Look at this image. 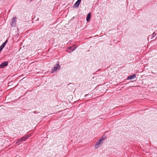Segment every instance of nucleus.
I'll return each instance as SVG.
<instances>
[{
    "label": "nucleus",
    "instance_id": "12",
    "mask_svg": "<svg viewBox=\"0 0 157 157\" xmlns=\"http://www.w3.org/2000/svg\"><path fill=\"white\" fill-rule=\"evenodd\" d=\"M21 141V140H18L16 142V144H17L18 143H20Z\"/></svg>",
    "mask_w": 157,
    "mask_h": 157
},
{
    "label": "nucleus",
    "instance_id": "14",
    "mask_svg": "<svg viewBox=\"0 0 157 157\" xmlns=\"http://www.w3.org/2000/svg\"><path fill=\"white\" fill-rule=\"evenodd\" d=\"M3 49V48H2V47H1L0 46V52H1L2 50V49Z\"/></svg>",
    "mask_w": 157,
    "mask_h": 157
},
{
    "label": "nucleus",
    "instance_id": "13",
    "mask_svg": "<svg viewBox=\"0 0 157 157\" xmlns=\"http://www.w3.org/2000/svg\"><path fill=\"white\" fill-rule=\"evenodd\" d=\"M24 137H25V139L26 140L27 139L29 138V136H28L26 135L24 136Z\"/></svg>",
    "mask_w": 157,
    "mask_h": 157
},
{
    "label": "nucleus",
    "instance_id": "11",
    "mask_svg": "<svg viewBox=\"0 0 157 157\" xmlns=\"http://www.w3.org/2000/svg\"><path fill=\"white\" fill-rule=\"evenodd\" d=\"M156 35V33L155 32H154L152 35V38L155 37Z\"/></svg>",
    "mask_w": 157,
    "mask_h": 157
},
{
    "label": "nucleus",
    "instance_id": "15",
    "mask_svg": "<svg viewBox=\"0 0 157 157\" xmlns=\"http://www.w3.org/2000/svg\"><path fill=\"white\" fill-rule=\"evenodd\" d=\"M27 136H29V137L31 136V134H29V135H28Z\"/></svg>",
    "mask_w": 157,
    "mask_h": 157
},
{
    "label": "nucleus",
    "instance_id": "8",
    "mask_svg": "<svg viewBox=\"0 0 157 157\" xmlns=\"http://www.w3.org/2000/svg\"><path fill=\"white\" fill-rule=\"evenodd\" d=\"M91 17V13H89L87 15L86 17V21L87 22H89L90 21Z\"/></svg>",
    "mask_w": 157,
    "mask_h": 157
},
{
    "label": "nucleus",
    "instance_id": "1",
    "mask_svg": "<svg viewBox=\"0 0 157 157\" xmlns=\"http://www.w3.org/2000/svg\"><path fill=\"white\" fill-rule=\"evenodd\" d=\"M104 140V139L103 138H101L99 139L95 144V148L96 149L98 148L99 147H100L101 145L103 143V141Z\"/></svg>",
    "mask_w": 157,
    "mask_h": 157
},
{
    "label": "nucleus",
    "instance_id": "6",
    "mask_svg": "<svg viewBox=\"0 0 157 157\" xmlns=\"http://www.w3.org/2000/svg\"><path fill=\"white\" fill-rule=\"evenodd\" d=\"M81 1V0H78L75 3L74 6L76 7H78L80 4Z\"/></svg>",
    "mask_w": 157,
    "mask_h": 157
},
{
    "label": "nucleus",
    "instance_id": "9",
    "mask_svg": "<svg viewBox=\"0 0 157 157\" xmlns=\"http://www.w3.org/2000/svg\"><path fill=\"white\" fill-rule=\"evenodd\" d=\"M7 41V40H6V41H5L0 46L1 47H2V48H3L6 44Z\"/></svg>",
    "mask_w": 157,
    "mask_h": 157
},
{
    "label": "nucleus",
    "instance_id": "10",
    "mask_svg": "<svg viewBox=\"0 0 157 157\" xmlns=\"http://www.w3.org/2000/svg\"><path fill=\"white\" fill-rule=\"evenodd\" d=\"M21 141H24L26 140L24 136L21 137Z\"/></svg>",
    "mask_w": 157,
    "mask_h": 157
},
{
    "label": "nucleus",
    "instance_id": "7",
    "mask_svg": "<svg viewBox=\"0 0 157 157\" xmlns=\"http://www.w3.org/2000/svg\"><path fill=\"white\" fill-rule=\"evenodd\" d=\"M136 77V75L135 74L131 75L130 76H128L127 78V79L128 80L132 79Z\"/></svg>",
    "mask_w": 157,
    "mask_h": 157
},
{
    "label": "nucleus",
    "instance_id": "2",
    "mask_svg": "<svg viewBox=\"0 0 157 157\" xmlns=\"http://www.w3.org/2000/svg\"><path fill=\"white\" fill-rule=\"evenodd\" d=\"M77 47V46L76 45H73L72 46H71L69 47L67 51L69 53H71V52H73L75 50V49Z\"/></svg>",
    "mask_w": 157,
    "mask_h": 157
},
{
    "label": "nucleus",
    "instance_id": "5",
    "mask_svg": "<svg viewBox=\"0 0 157 157\" xmlns=\"http://www.w3.org/2000/svg\"><path fill=\"white\" fill-rule=\"evenodd\" d=\"M17 18L16 17H13L12 20V23H11V25L13 26L15 25L16 22Z\"/></svg>",
    "mask_w": 157,
    "mask_h": 157
},
{
    "label": "nucleus",
    "instance_id": "16",
    "mask_svg": "<svg viewBox=\"0 0 157 157\" xmlns=\"http://www.w3.org/2000/svg\"><path fill=\"white\" fill-rule=\"evenodd\" d=\"M87 95H85V96H86Z\"/></svg>",
    "mask_w": 157,
    "mask_h": 157
},
{
    "label": "nucleus",
    "instance_id": "4",
    "mask_svg": "<svg viewBox=\"0 0 157 157\" xmlns=\"http://www.w3.org/2000/svg\"><path fill=\"white\" fill-rule=\"evenodd\" d=\"M8 61H4L0 65V68H3L4 67L8 66Z\"/></svg>",
    "mask_w": 157,
    "mask_h": 157
},
{
    "label": "nucleus",
    "instance_id": "3",
    "mask_svg": "<svg viewBox=\"0 0 157 157\" xmlns=\"http://www.w3.org/2000/svg\"><path fill=\"white\" fill-rule=\"evenodd\" d=\"M60 68V66L59 65V62L58 63H56V66H55L53 69L52 70V73H54L55 71H57L58 69H59Z\"/></svg>",
    "mask_w": 157,
    "mask_h": 157
}]
</instances>
